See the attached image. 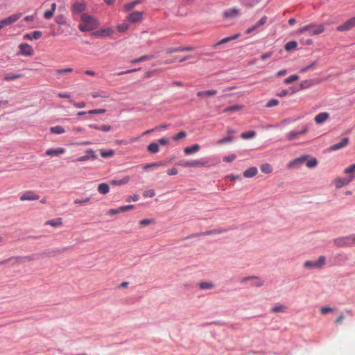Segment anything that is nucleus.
I'll use <instances>...</instances> for the list:
<instances>
[{
    "label": "nucleus",
    "instance_id": "1",
    "mask_svg": "<svg viewBox=\"0 0 355 355\" xmlns=\"http://www.w3.org/2000/svg\"><path fill=\"white\" fill-rule=\"evenodd\" d=\"M80 20L81 23L78 25V28L82 32L95 30L100 24L95 17L87 13L80 15Z\"/></svg>",
    "mask_w": 355,
    "mask_h": 355
},
{
    "label": "nucleus",
    "instance_id": "2",
    "mask_svg": "<svg viewBox=\"0 0 355 355\" xmlns=\"http://www.w3.org/2000/svg\"><path fill=\"white\" fill-rule=\"evenodd\" d=\"M324 31V25L323 24L317 25L315 24L311 23L299 28L297 31V34L300 35L305 32H309V35H320Z\"/></svg>",
    "mask_w": 355,
    "mask_h": 355
},
{
    "label": "nucleus",
    "instance_id": "3",
    "mask_svg": "<svg viewBox=\"0 0 355 355\" xmlns=\"http://www.w3.org/2000/svg\"><path fill=\"white\" fill-rule=\"evenodd\" d=\"M326 264V257L323 255L320 256L316 261H306L304 266L308 269L322 268Z\"/></svg>",
    "mask_w": 355,
    "mask_h": 355
},
{
    "label": "nucleus",
    "instance_id": "4",
    "mask_svg": "<svg viewBox=\"0 0 355 355\" xmlns=\"http://www.w3.org/2000/svg\"><path fill=\"white\" fill-rule=\"evenodd\" d=\"M87 3L84 0L76 1L71 5V13L73 15L85 14Z\"/></svg>",
    "mask_w": 355,
    "mask_h": 355
},
{
    "label": "nucleus",
    "instance_id": "5",
    "mask_svg": "<svg viewBox=\"0 0 355 355\" xmlns=\"http://www.w3.org/2000/svg\"><path fill=\"white\" fill-rule=\"evenodd\" d=\"M207 164V162L203 160H198V159H193V160H181L178 163V165L183 166V167H191V168H195V167H202L206 166Z\"/></svg>",
    "mask_w": 355,
    "mask_h": 355
},
{
    "label": "nucleus",
    "instance_id": "6",
    "mask_svg": "<svg viewBox=\"0 0 355 355\" xmlns=\"http://www.w3.org/2000/svg\"><path fill=\"white\" fill-rule=\"evenodd\" d=\"M21 15V14L12 15L3 19L0 20V29L15 23L20 18Z\"/></svg>",
    "mask_w": 355,
    "mask_h": 355
},
{
    "label": "nucleus",
    "instance_id": "7",
    "mask_svg": "<svg viewBox=\"0 0 355 355\" xmlns=\"http://www.w3.org/2000/svg\"><path fill=\"white\" fill-rule=\"evenodd\" d=\"M309 155H302L287 164L288 168H295L301 166L307 160Z\"/></svg>",
    "mask_w": 355,
    "mask_h": 355
},
{
    "label": "nucleus",
    "instance_id": "8",
    "mask_svg": "<svg viewBox=\"0 0 355 355\" xmlns=\"http://www.w3.org/2000/svg\"><path fill=\"white\" fill-rule=\"evenodd\" d=\"M309 131L308 125H303L302 128L300 131H291L286 136V138L288 141H293L295 139L300 135L306 134Z\"/></svg>",
    "mask_w": 355,
    "mask_h": 355
},
{
    "label": "nucleus",
    "instance_id": "9",
    "mask_svg": "<svg viewBox=\"0 0 355 355\" xmlns=\"http://www.w3.org/2000/svg\"><path fill=\"white\" fill-rule=\"evenodd\" d=\"M354 175H352L347 178H337L334 181L335 187L337 189H340L344 186H346L354 179Z\"/></svg>",
    "mask_w": 355,
    "mask_h": 355
},
{
    "label": "nucleus",
    "instance_id": "10",
    "mask_svg": "<svg viewBox=\"0 0 355 355\" xmlns=\"http://www.w3.org/2000/svg\"><path fill=\"white\" fill-rule=\"evenodd\" d=\"M334 243L338 247H346L353 244L352 235L345 237L338 238L334 240Z\"/></svg>",
    "mask_w": 355,
    "mask_h": 355
},
{
    "label": "nucleus",
    "instance_id": "11",
    "mask_svg": "<svg viewBox=\"0 0 355 355\" xmlns=\"http://www.w3.org/2000/svg\"><path fill=\"white\" fill-rule=\"evenodd\" d=\"M19 54L24 56H31L33 55L34 51L31 45L27 43L20 44L19 46Z\"/></svg>",
    "mask_w": 355,
    "mask_h": 355
},
{
    "label": "nucleus",
    "instance_id": "12",
    "mask_svg": "<svg viewBox=\"0 0 355 355\" xmlns=\"http://www.w3.org/2000/svg\"><path fill=\"white\" fill-rule=\"evenodd\" d=\"M354 26H355V17H353V18L349 19L347 21H345L342 25L338 26L336 29L338 31L343 32V31H349Z\"/></svg>",
    "mask_w": 355,
    "mask_h": 355
},
{
    "label": "nucleus",
    "instance_id": "13",
    "mask_svg": "<svg viewBox=\"0 0 355 355\" xmlns=\"http://www.w3.org/2000/svg\"><path fill=\"white\" fill-rule=\"evenodd\" d=\"M40 196L32 191H26L20 196V200H37Z\"/></svg>",
    "mask_w": 355,
    "mask_h": 355
},
{
    "label": "nucleus",
    "instance_id": "14",
    "mask_svg": "<svg viewBox=\"0 0 355 355\" xmlns=\"http://www.w3.org/2000/svg\"><path fill=\"white\" fill-rule=\"evenodd\" d=\"M143 14L142 12L139 11L132 12L128 15V19L132 23L139 22L142 19Z\"/></svg>",
    "mask_w": 355,
    "mask_h": 355
},
{
    "label": "nucleus",
    "instance_id": "15",
    "mask_svg": "<svg viewBox=\"0 0 355 355\" xmlns=\"http://www.w3.org/2000/svg\"><path fill=\"white\" fill-rule=\"evenodd\" d=\"M113 33V30L112 28H101L98 31H95L93 35L98 37H103L107 36H110Z\"/></svg>",
    "mask_w": 355,
    "mask_h": 355
},
{
    "label": "nucleus",
    "instance_id": "16",
    "mask_svg": "<svg viewBox=\"0 0 355 355\" xmlns=\"http://www.w3.org/2000/svg\"><path fill=\"white\" fill-rule=\"evenodd\" d=\"M349 139L348 137L343 138L340 142L334 144L330 146L329 150L332 151L338 150L347 146L349 144Z\"/></svg>",
    "mask_w": 355,
    "mask_h": 355
},
{
    "label": "nucleus",
    "instance_id": "17",
    "mask_svg": "<svg viewBox=\"0 0 355 355\" xmlns=\"http://www.w3.org/2000/svg\"><path fill=\"white\" fill-rule=\"evenodd\" d=\"M329 117V114L328 112H324L317 114L315 116L314 120L317 124H322V123L326 121Z\"/></svg>",
    "mask_w": 355,
    "mask_h": 355
},
{
    "label": "nucleus",
    "instance_id": "18",
    "mask_svg": "<svg viewBox=\"0 0 355 355\" xmlns=\"http://www.w3.org/2000/svg\"><path fill=\"white\" fill-rule=\"evenodd\" d=\"M240 15V10L237 8H230L224 11L223 16L225 18H234Z\"/></svg>",
    "mask_w": 355,
    "mask_h": 355
},
{
    "label": "nucleus",
    "instance_id": "19",
    "mask_svg": "<svg viewBox=\"0 0 355 355\" xmlns=\"http://www.w3.org/2000/svg\"><path fill=\"white\" fill-rule=\"evenodd\" d=\"M87 155L81 156L78 157L76 161L77 162H85L88 160L90 157L93 159H96V155L94 153V151L92 149H89L86 151Z\"/></svg>",
    "mask_w": 355,
    "mask_h": 355
},
{
    "label": "nucleus",
    "instance_id": "20",
    "mask_svg": "<svg viewBox=\"0 0 355 355\" xmlns=\"http://www.w3.org/2000/svg\"><path fill=\"white\" fill-rule=\"evenodd\" d=\"M65 152L64 148H50L46 151V155L49 156H56L63 154Z\"/></svg>",
    "mask_w": 355,
    "mask_h": 355
},
{
    "label": "nucleus",
    "instance_id": "21",
    "mask_svg": "<svg viewBox=\"0 0 355 355\" xmlns=\"http://www.w3.org/2000/svg\"><path fill=\"white\" fill-rule=\"evenodd\" d=\"M240 36V34H236L234 35H232V36H230V37H225L223 38V40H220L219 42H218L217 43H216L215 44L213 45V47L214 49H216L218 46L220 45V44H225L227 42H229L230 41H232L234 40H236Z\"/></svg>",
    "mask_w": 355,
    "mask_h": 355
},
{
    "label": "nucleus",
    "instance_id": "22",
    "mask_svg": "<svg viewBox=\"0 0 355 355\" xmlns=\"http://www.w3.org/2000/svg\"><path fill=\"white\" fill-rule=\"evenodd\" d=\"M57 5L55 3H53L51 6V9L47 10L44 13V17L46 19H50L53 17L54 12L56 10Z\"/></svg>",
    "mask_w": 355,
    "mask_h": 355
},
{
    "label": "nucleus",
    "instance_id": "23",
    "mask_svg": "<svg viewBox=\"0 0 355 355\" xmlns=\"http://www.w3.org/2000/svg\"><path fill=\"white\" fill-rule=\"evenodd\" d=\"M258 173V170L256 167L253 166V167H250L249 168H248L247 170H245L243 175L245 178H252L254 176H255Z\"/></svg>",
    "mask_w": 355,
    "mask_h": 355
},
{
    "label": "nucleus",
    "instance_id": "24",
    "mask_svg": "<svg viewBox=\"0 0 355 355\" xmlns=\"http://www.w3.org/2000/svg\"><path fill=\"white\" fill-rule=\"evenodd\" d=\"M200 148L199 144H193L192 146L186 147L184 148V153L185 155H190L198 152Z\"/></svg>",
    "mask_w": 355,
    "mask_h": 355
},
{
    "label": "nucleus",
    "instance_id": "25",
    "mask_svg": "<svg viewBox=\"0 0 355 355\" xmlns=\"http://www.w3.org/2000/svg\"><path fill=\"white\" fill-rule=\"evenodd\" d=\"M42 36V33L40 31H35L32 33V34H26L24 37L26 40H38Z\"/></svg>",
    "mask_w": 355,
    "mask_h": 355
},
{
    "label": "nucleus",
    "instance_id": "26",
    "mask_svg": "<svg viewBox=\"0 0 355 355\" xmlns=\"http://www.w3.org/2000/svg\"><path fill=\"white\" fill-rule=\"evenodd\" d=\"M62 219L61 218H56L55 219L49 220L45 222L46 225H51L54 227L62 226Z\"/></svg>",
    "mask_w": 355,
    "mask_h": 355
},
{
    "label": "nucleus",
    "instance_id": "27",
    "mask_svg": "<svg viewBox=\"0 0 355 355\" xmlns=\"http://www.w3.org/2000/svg\"><path fill=\"white\" fill-rule=\"evenodd\" d=\"M130 177L128 175H126L125 177H123L122 179L121 180H112L111 182H110V184L112 185H114V186H121V185H124L127 183L129 182L130 181Z\"/></svg>",
    "mask_w": 355,
    "mask_h": 355
},
{
    "label": "nucleus",
    "instance_id": "28",
    "mask_svg": "<svg viewBox=\"0 0 355 355\" xmlns=\"http://www.w3.org/2000/svg\"><path fill=\"white\" fill-rule=\"evenodd\" d=\"M89 127L91 128L95 129V130L103 131V132H109L110 130H111V126L110 125H106V124H103L101 125H98L96 124H90L89 125Z\"/></svg>",
    "mask_w": 355,
    "mask_h": 355
},
{
    "label": "nucleus",
    "instance_id": "29",
    "mask_svg": "<svg viewBox=\"0 0 355 355\" xmlns=\"http://www.w3.org/2000/svg\"><path fill=\"white\" fill-rule=\"evenodd\" d=\"M226 230L225 229H214L209 231H207L205 232H201L200 234H196L195 236H203V235H211V234H222L223 232H225Z\"/></svg>",
    "mask_w": 355,
    "mask_h": 355
},
{
    "label": "nucleus",
    "instance_id": "30",
    "mask_svg": "<svg viewBox=\"0 0 355 355\" xmlns=\"http://www.w3.org/2000/svg\"><path fill=\"white\" fill-rule=\"evenodd\" d=\"M318 82L315 80L310 79V80H305L301 82L300 87L301 89H304L306 88H309L313 85L314 84L317 83Z\"/></svg>",
    "mask_w": 355,
    "mask_h": 355
},
{
    "label": "nucleus",
    "instance_id": "31",
    "mask_svg": "<svg viewBox=\"0 0 355 355\" xmlns=\"http://www.w3.org/2000/svg\"><path fill=\"white\" fill-rule=\"evenodd\" d=\"M98 191L103 195H105L109 193L110 187L107 183H101L98 186Z\"/></svg>",
    "mask_w": 355,
    "mask_h": 355
},
{
    "label": "nucleus",
    "instance_id": "32",
    "mask_svg": "<svg viewBox=\"0 0 355 355\" xmlns=\"http://www.w3.org/2000/svg\"><path fill=\"white\" fill-rule=\"evenodd\" d=\"M199 288L202 290H209L214 287V284L210 282H202L198 284Z\"/></svg>",
    "mask_w": 355,
    "mask_h": 355
},
{
    "label": "nucleus",
    "instance_id": "33",
    "mask_svg": "<svg viewBox=\"0 0 355 355\" xmlns=\"http://www.w3.org/2000/svg\"><path fill=\"white\" fill-rule=\"evenodd\" d=\"M217 94V91L215 89H211L207 91H200L197 93L198 97H204L205 96H214Z\"/></svg>",
    "mask_w": 355,
    "mask_h": 355
},
{
    "label": "nucleus",
    "instance_id": "34",
    "mask_svg": "<svg viewBox=\"0 0 355 355\" xmlns=\"http://www.w3.org/2000/svg\"><path fill=\"white\" fill-rule=\"evenodd\" d=\"M243 107V105H232V106L227 107L225 108L223 110V112L224 113H228V112H236V111L241 110Z\"/></svg>",
    "mask_w": 355,
    "mask_h": 355
},
{
    "label": "nucleus",
    "instance_id": "35",
    "mask_svg": "<svg viewBox=\"0 0 355 355\" xmlns=\"http://www.w3.org/2000/svg\"><path fill=\"white\" fill-rule=\"evenodd\" d=\"M147 149L149 152H150L152 153H157L159 150V146L155 142H153V143L150 144L148 146Z\"/></svg>",
    "mask_w": 355,
    "mask_h": 355
},
{
    "label": "nucleus",
    "instance_id": "36",
    "mask_svg": "<svg viewBox=\"0 0 355 355\" xmlns=\"http://www.w3.org/2000/svg\"><path fill=\"white\" fill-rule=\"evenodd\" d=\"M260 169L263 173L266 174H270L272 171V166L268 163L262 164L260 166Z\"/></svg>",
    "mask_w": 355,
    "mask_h": 355
},
{
    "label": "nucleus",
    "instance_id": "37",
    "mask_svg": "<svg viewBox=\"0 0 355 355\" xmlns=\"http://www.w3.org/2000/svg\"><path fill=\"white\" fill-rule=\"evenodd\" d=\"M23 76L22 74H13V73H8L6 74L3 77V80L6 81L12 80H15L19 78H21Z\"/></svg>",
    "mask_w": 355,
    "mask_h": 355
},
{
    "label": "nucleus",
    "instance_id": "38",
    "mask_svg": "<svg viewBox=\"0 0 355 355\" xmlns=\"http://www.w3.org/2000/svg\"><path fill=\"white\" fill-rule=\"evenodd\" d=\"M286 306L282 304H277L273 306L271 309L273 313H282L284 312L286 310Z\"/></svg>",
    "mask_w": 355,
    "mask_h": 355
},
{
    "label": "nucleus",
    "instance_id": "39",
    "mask_svg": "<svg viewBox=\"0 0 355 355\" xmlns=\"http://www.w3.org/2000/svg\"><path fill=\"white\" fill-rule=\"evenodd\" d=\"M50 131L51 133L58 134V135L62 134L65 132L64 129L60 125H56V126L51 127L50 129Z\"/></svg>",
    "mask_w": 355,
    "mask_h": 355
},
{
    "label": "nucleus",
    "instance_id": "40",
    "mask_svg": "<svg viewBox=\"0 0 355 355\" xmlns=\"http://www.w3.org/2000/svg\"><path fill=\"white\" fill-rule=\"evenodd\" d=\"M72 71H73L72 68H66V69H55V73L58 77L59 76L65 75L67 73H71Z\"/></svg>",
    "mask_w": 355,
    "mask_h": 355
},
{
    "label": "nucleus",
    "instance_id": "41",
    "mask_svg": "<svg viewBox=\"0 0 355 355\" xmlns=\"http://www.w3.org/2000/svg\"><path fill=\"white\" fill-rule=\"evenodd\" d=\"M139 3H140V0H136L132 2L126 3L124 5V9L127 11H129V10L133 9Z\"/></svg>",
    "mask_w": 355,
    "mask_h": 355
},
{
    "label": "nucleus",
    "instance_id": "42",
    "mask_svg": "<svg viewBox=\"0 0 355 355\" xmlns=\"http://www.w3.org/2000/svg\"><path fill=\"white\" fill-rule=\"evenodd\" d=\"M256 135V132L253 130L243 132L241 135V138L243 139H248L250 138H253Z\"/></svg>",
    "mask_w": 355,
    "mask_h": 355
},
{
    "label": "nucleus",
    "instance_id": "43",
    "mask_svg": "<svg viewBox=\"0 0 355 355\" xmlns=\"http://www.w3.org/2000/svg\"><path fill=\"white\" fill-rule=\"evenodd\" d=\"M297 42L295 41H290L285 44V50L287 51H291L297 47Z\"/></svg>",
    "mask_w": 355,
    "mask_h": 355
},
{
    "label": "nucleus",
    "instance_id": "44",
    "mask_svg": "<svg viewBox=\"0 0 355 355\" xmlns=\"http://www.w3.org/2000/svg\"><path fill=\"white\" fill-rule=\"evenodd\" d=\"M344 173L349 176L354 175L355 173V164L350 165L349 167L344 170Z\"/></svg>",
    "mask_w": 355,
    "mask_h": 355
},
{
    "label": "nucleus",
    "instance_id": "45",
    "mask_svg": "<svg viewBox=\"0 0 355 355\" xmlns=\"http://www.w3.org/2000/svg\"><path fill=\"white\" fill-rule=\"evenodd\" d=\"M232 140H233V137L228 136V137H226L225 138H223V139H219L218 141H217L216 144H218V145H223V144H225L226 143L231 142Z\"/></svg>",
    "mask_w": 355,
    "mask_h": 355
},
{
    "label": "nucleus",
    "instance_id": "46",
    "mask_svg": "<svg viewBox=\"0 0 355 355\" xmlns=\"http://www.w3.org/2000/svg\"><path fill=\"white\" fill-rule=\"evenodd\" d=\"M186 136H187V132L184 131H181V132H178V134H176L175 135H174L172 139L174 141H179L182 139L185 138Z\"/></svg>",
    "mask_w": 355,
    "mask_h": 355
},
{
    "label": "nucleus",
    "instance_id": "47",
    "mask_svg": "<svg viewBox=\"0 0 355 355\" xmlns=\"http://www.w3.org/2000/svg\"><path fill=\"white\" fill-rule=\"evenodd\" d=\"M114 155V151L113 150H101V155L103 157H111Z\"/></svg>",
    "mask_w": 355,
    "mask_h": 355
},
{
    "label": "nucleus",
    "instance_id": "48",
    "mask_svg": "<svg viewBox=\"0 0 355 355\" xmlns=\"http://www.w3.org/2000/svg\"><path fill=\"white\" fill-rule=\"evenodd\" d=\"M152 58H153V56H150V55H143V56H141L140 58H139L137 59L132 60L131 61V62L132 63L141 62H143V61L148 60L151 59Z\"/></svg>",
    "mask_w": 355,
    "mask_h": 355
},
{
    "label": "nucleus",
    "instance_id": "49",
    "mask_svg": "<svg viewBox=\"0 0 355 355\" xmlns=\"http://www.w3.org/2000/svg\"><path fill=\"white\" fill-rule=\"evenodd\" d=\"M134 207H135V205H133L121 206L117 209V211H118V213H121V212L126 211L128 210H131V209H134Z\"/></svg>",
    "mask_w": 355,
    "mask_h": 355
},
{
    "label": "nucleus",
    "instance_id": "50",
    "mask_svg": "<svg viewBox=\"0 0 355 355\" xmlns=\"http://www.w3.org/2000/svg\"><path fill=\"white\" fill-rule=\"evenodd\" d=\"M298 79L299 76L297 75H292L284 79V83L290 84L293 81L297 80Z\"/></svg>",
    "mask_w": 355,
    "mask_h": 355
},
{
    "label": "nucleus",
    "instance_id": "51",
    "mask_svg": "<svg viewBox=\"0 0 355 355\" xmlns=\"http://www.w3.org/2000/svg\"><path fill=\"white\" fill-rule=\"evenodd\" d=\"M318 164V160L315 158H313L310 160H308L306 163V165L308 168H313L316 166Z\"/></svg>",
    "mask_w": 355,
    "mask_h": 355
},
{
    "label": "nucleus",
    "instance_id": "52",
    "mask_svg": "<svg viewBox=\"0 0 355 355\" xmlns=\"http://www.w3.org/2000/svg\"><path fill=\"white\" fill-rule=\"evenodd\" d=\"M90 201V198L89 197H87V198H85L84 199H76L74 200V203L75 204H80V205H84V204H86L87 202H89Z\"/></svg>",
    "mask_w": 355,
    "mask_h": 355
},
{
    "label": "nucleus",
    "instance_id": "53",
    "mask_svg": "<svg viewBox=\"0 0 355 355\" xmlns=\"http://www.w3.org/2000/svg\"><path fill=\"white\" fill-rule=\"evenodd\" d=\"M154 223V220L152 219H143L139 221V225L141 226H146L150 225Z\"/></svg>",
    "mask_w": 355,
    "mask_h": 355
},
{
    "label": "nucleus",
    "instance_id": "54",
    "mask_svg": "<svg viewBox=\"0 0 355 355\" xmlns=\"http://www.w3.org/2000/svg\"><path fill=\"white\" fill-rule=\"evenodd\" d=\"M144 196L147 198H153L155 196V192L153 189L147 190L144 192Z\"/></svg>",
    "mask_w": 355,
    "mask_h": 355
},
{
    "label": "nucleus",
    "instance_id": "55",
    "mask_svg": "<svg viewBox=\"0 0 355 355\" xmlns=\"http://www.w3.org/2000/svg\"><path fill=\"white\" fill-rule=\"evenodd\" d=\"M267 21V17L266 16H263L262 17L260 20L254 25V26H256V28H258L259 26L263 25L266 24Z\"/></svg>",
    "mask_w": 355,
    "mask_h": 355
},
{
    "label": "nucleus",
    "instance_id": "56",
    "mask_svg": "<svg viewBox=\"0 0 355 355\" xmlns=\"http://www.w3.org/2000/svg\"><path fill=\"white\" fill-rule=\"evenodd\" d=\"M194 47L193 46H179L178 47L177 51H179V52L182 51H191L194 50Z\"/></svg>",
    "mask_w": 355,
    "mask_h": 355
},
{
    "label": "nucleus",
    "instance_id": "57",
    "mask_svg": "<svg viewBox=\"0 0 355 355\" xmlns=\"http://www.w3.org/2000/svg\"><path fill=\"white\" fill-rule=\"evenodd\" d=\"M279 104V101L277 100V99H271L270 100L267 104H266V107H273V106H276Z\"/></svg>",
    "mask_w": 355,
    "mask_h": 355
},
{
    "label": "nucleus",
    "instance_id": "58",
    "mask_svg": "<svg viewBox=\"0 0 355 355\" xmlns=\"http://www.w3.org/2000/svg\"><path fill=\"white\" fill-rule=\"evenodd\" d=\"M236 159V155L234 154H232L229 156H225L223 157V161L225 162H232Z\"/></svg>",
    "mask_w": 355,
    "mask_h": 355
},
{
    "label": "nucleus",
    "instance_id": "59",
    "mask_svg": "<svg viewBox=\"0 0 355 355\" xmlns=\"http://www.w3.org/2000/svg\"><path fill=\"white\" fill-rule=\"evenodd\" d=\"M105 112V109H96V110H91L88 111V114H103Z\"/></svg>",
    "mask_w": 355,
    "mask_h": 355
},
{
    "label": "nucleus",
    "instance_id": "60",
    "mask_svg": "<svg viewBox=\"0 0 355 355\" xmlns=\"http://www.w3.org/2000/svg\"><path fill=\"white\" fill-rule=\"evenodd\" d=\"M55 22L58 24H64L66 22L65 18L64 17L63 15H59V16L56 17Z\"/></svg>",
    "mask_w": 355,
    "mask_h": 355
},
{
    "label": "nucleus",
    "instance_id": "61",
    "mask_svg": "<svg viewBox=\"0 0 355 355\" xmlns=\"http://www.w3.org/2000/svg\"><path fill=\"white\" fill-rule=\"evenodd\" d=\"M139 196L137 195V194H135V195H132V196H129L126 198V202H130L131 200H132V201H137V200H139Z\"/></svg>",
    "mask_w": 355,
    "mask_h": 355
},
{
    "label": "nucleus",
    "instance_id": "62",
    "mask_svg": "<svg viewBox=\"0 0 355 355\" xmlns=\"http://www.w3.org/2000/svg\"><path fill=\"white\" fill-rule=\"evenodd\" d=\"M129 28V26L126 24H121L119 26H118L117 27V30L119 31V32H123L126 30H128Z\"/></svg>",
    "mask_w": 355,
    "mask_h": 355
},
{
    "label": "nucleus",
    "instance_id": "63",
    "mask_svg": "<svg viewBox=\"0 0 355 355\" xmlns=\"http://www.w3.org/2000/svg\"><path fill=\"white\" fill-rule=\"evenodd\" d=\"M332 309L330 308V307H327V306H323L320 309V313L322 314V315H325L331 311H332Z\"/></svg>",
    "mask_w": 355,
    "mask_h": 355
},
{
    "label": "nucleus",
    "instance_id": "64",
    "mask_svg": "<svg viewBox=\"0 0 355 355\" xmlns=\"http://www.w3.org/2000/svg\"><path fill=\"white\" fill-rule=\"evenodd\" d=\"M166 173L168 175H175L178 174V170L175 168H171L166 171Z\"/></svg>",
    "mask_w": 355,
    "mask_h": 355
}]
</instances>
